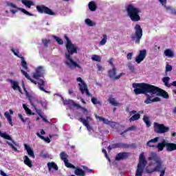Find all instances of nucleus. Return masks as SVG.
I'll return each instance as SVG.
<instances>
[{"label":"nucleus","mask_w":176,"mask_h":176,"mask_svg":"<svg viewBox=\"0 0 176 176\" xmlns=\"http://www.w3.org/2000/svg\"><path fill=\"white\" fill-rule=\"evenodd\" d=\"M132 87L134 89L133 93H135L136 96L140 94H146V93H149V94L151 96L156 94L157 96L162 97L163 98H166V100L170 98V96L167 91L151 84L144 82L133 83Z\"/></svg>","instance_id":"f257e3e1"},{"label":"nucleus","mask_w":176,"mask_h":176,"mask_svg":"<svg viewBox=\"0 0 176 176\" xmlns=\"http://www.w3.org/2000/svg\"><path fill=\"white\" fill-rule=\"evenodd\" d=\"M65 39L66 40V52L65 53V56L66 60L68 61L65 62L66 65H68L69 68H72V65L74 68H79L82 69V67L78 65L76 62L74 61V59L71 57V56H74V54H78V47L75 45V44L72 43L69 37L66 34L64 36Z\"/></svg>","instance_id":"f03ea898"},{"label":"nucleus","mask_w":176,"mask_h":176,"mask_svg":"<svg viewBox=\"0 0 176 176\" xmlns=\"http://www.w3.org/2000/svg\"><path fill=\"white\" fill-rule=\"evenodd\" d=\"M126 12L127 13V16H129L131 21L133 23H137L138 21H141V16H140V13H142L141 9L134 6L133 4H129L126 7Z\"/></svg>","instance_id":"7ed1b4c3"},{"label":"nucleus","mask_w":176,"mask_h":176,"mask_svg":"<svg viewBox=\"0 0 176 176\" xmlns=\"http://www.w3.org/2000/svg\"><path fill=\"white\" fill-rule=\"evenodd\" d=\"M21 72L22 74L24 75V76L28 78V80H30V82H32V83H34V85H38V89L41 91H44V93H48L50 94V91H47L46 89H45V88L43 87V86H45V85H46V81L43 80V79H40L39 82H36V80H34V79L31 78V77L30 76V75L28 74V73H27L25 71L21 69Z\"/></svg>","instance_id":"20e7f679"},{"label":"nucleus","mask_w":176,"mask_h":176,"mask_svg":"<svg viewBox=\"0 0 176 176\" xmlns=\"http://www.w3.org/2000/svg\"><path fill=\"white\" fill-rule=\"evenodd\" d=\"M148 162L145 160V155H144V153H142L139 157V163L138 164L135 176H142L144 168H145Z\"/></svg>","instance_id":"39448f33"},{"label":"nucleus","mask_w":176,"mask_h":176,"mask_svg":"<svg viewBox=\"0 0 176 176\" xmlns=\"http://www.w3.org/2000/svg\"><path fill=\"white\" fill-rule=\"evenodd\" d=\"M135 33L131 36V41L135 42L137 45H140L141 42V38H142V28L140 24H136L135 28Z\"/></svg>","instance_id":"423d86ee"},{"label":"nucleus","mask_w":176,"mask_h":176,"mask_svg":"<svg viewBox=\"0 0 176 176\" xmlns=\"http://www.w3.org/2000/svg\"><path fill=\"white\" fill-rule=\"evenodd\" d=\"M28 99L32 107L34 108L36 112H37V111H41V109H38V108H39V107H38V104H41V107L43 108H46V107H47V103H46V102L38 100V99L34 98L33 96H29Z\"/></svg>","instance_id":"0eeeda50"},{"label":"nucleus","mask_w":176,"mask_h":176,"mask_svg":"<svg viewBox=\"0 0 176 176\" xmlns=\"http://www.w3.org/2000/svg\"><path fill=\"white\" fill-rule=\"evenodd\" d=\"M77 82H80L78 84V86H79V90L81 92V94H85V93L87 97H91V94H90V92L89 91V89H87V85L86 84V82H85V81H83L82 78L78 77Z\"/></svg>","instance_id":"6e6552de"},{"label":"nucleus","mask_w":176,"mask_h":176,"mask_svg":"<svg viewBox=\"0 0 176 176\" xmlns=\"http://www.w3.org/2000/svg\"><path fill=\"white\" fill-rule=\"evenodd\" d=\"M0 127H1V124H0ZM0 137H2V138H4V140H8L9 141H12L13 144L9 142H7L8 145H9V146H10V148H12L13 151H14L15 152H19V150L16 148V146H17V143H16V142L13 140V139L12 138V137H10V135H9L6 133H2L0 131Z\"/></svg>","instance_id":"1a4fd4ad"},{"label":"nucleus","mask_w":176,"mask_h":176,"mask_svg":"<svg viewBox=\"0 0 176 176\" xmlns=\"http://www.w3.org/2000/svg\"><path fill=\"white\" fill-rule=\"evenodd\" d=\"M154 131L155 133H157V134H164V133H168V131H170V128L164 126L163 124L155 122L154 124Z\"/></svg>","instance_id":"9d476101"},{"label":"nucleus","mask_w":176,"mask_h":176,"mask_svg":"<svg viewBox=\"0 0 176 176\" xmlns=\"http://www.w3.org/2000/svg\"><path fill=\"white\" fill-rule=\"evenodd\" d=\"M164 147L166 148L168 152H173V143H168L167 141L164 140L162 142H160L156 146V148H158V151H162L164 149Z\"/></svg>","instance_id":"9b49d317"},{"label":"nucleus","mask_w":176,"mask_h":176,"mask_svg":"<svg viewBox=\"0 0 176 176\" xmlns=\"http://www.w3.org/2000/svg\"><path fill=\"white\" fill-rule=\"evenodd\" d=\"M36 10L38 13H45V14H49V16H54L56 13L52 10V9L45 6V5L36 6Z\"/></svg>","instance_id":"f8f14e48"},{"label":"nucleus","mask_w":176,"mask_h":176,"mask_svg":"<svg viewBox=\"0 0 176 176\" xmlns=\"http://www.w3.org/2000/svg\"><path fill=\"white\" fill-rule=\"evenodd\" d=\"M116 67H112V69L108 71V76L111 79H113L114 80H118L120 79L121 76L124 75V73H120L118 76H116Z\"/></svg>","instance_id":"ddd939ff"},{"label":"nucleus","mask_w":176,"mask_h":176,"mask_svg":"<svg viewBox=\"0 0 176 176\" xmlns=\"http://www.w3.org/2000/svg\"><path fill=\"white\" fill-rule=\"evenodd\" d=\"M148 93L146 94H143L146 96V99L144 100V104H152V102H158L162 101V99L159 97H155L153 98V95L151 96L148 94Z\"/></svg>","instance_id":"4468645a"},{"label":"nucleus","mask_w":176,"mask_h":176,"mask_svg":"<svg viewBox=\"0 0 176 176\" xmlns=\"http://www.w3.org/2000/svg\"><path fill=\"white\" fill-rule=\"evenodd\" d=\"M157 166L155 167V168L153 169H148V168H146V173H147V174H152V173H155V172H160L162 170V168H163V164L162 163V160H159L158 162H156Z\"/></svg>","instance_id":"2eb2a0df"},{"label":"nucleus","mask_w":176,"mask_h":176,"mask_svg":"<svg viewBox=\"0 0 176 176\" xmlns=\"http://www.w3.org/2000/svg\"><path fill=\"white\" fill-rule=\"evenodd\" d=\"M45 72V69L43 67L39 66L35 69V72L33 73L34 79H39V78H43V74Z\"/></svg>","instance_id":"dca6fc26"},{"label":"nucleus","mask_w":176,"mask_h":176,"mask_svg":"<svg viewBox=\"0 0 176 176\" xmlns=\"http://www.w3.org/2000/svg\"><path fill=\"white\" fill-rule=\"evenodd\" d=\"M146 57V50H142L139 52L138 56L135 58V63L140 64L142 61H144Z\"/></svg>","instance_id":"f3484780"},{"label":"nucleus","mask_w":176,"mask_h":176,"mask_svg":"<svg viewBox=\"0 0 176 176\" xmlns=\"http://www.w3.org/2000/svg\"><path fill=\"white\" fill-rule=\"evenodd\" d=\"M88 120H91V117L90 116H87L86 119L83 118H78V121L80 122L81 123H82V124L84 126H85V127H87V130H91V126H90V124H89V121Z\"/></svg>","instance_id":"a211bd4d"},{"label":"nucleus","mask_w":176,"mask_h":176,"mask_svg":"<svg viewBox=\"0 0 176 176\" xmlns=\"http://www.w3.org/2000/svg\"><path fill=\"white\" fill-rule=\"evenodd\" d=\"M129 156V153L126 152H122L120 153H118L115 157V160L117 162H119L120 160H124L126 159H128Z\"/></svg>","instance_id":"6ab92c4d"},{"label":"nucleus","mask_w":176,"mask_h":176,"mask_svg":"<svg viewBox=\"0 0 176 176\" xmlns=\"http://www.w3.org/2000/svg\"><path fill=\"white\" fill-rule=\"evenodd\" d=\"M12 53H14V56H16V57H20L21 59V67H23V69L27 71L28 69V65H27V61L24 59V56H20L19 54L14 51V50L12 49Z\"/></svg>","instance_id":"aec40b11"},{"label":"nucleus","mask_w":176,"mask_h":176,"mask_svg":"<svg viewBox=\"0 0 176 176\" xmlns=\"http://www.w3.org/2000/svg\"><path fill=\"white\" fill-rule=\"evenodd\" d=\"M162 82L164 83L166 87H170L171 86H174L175 87H176V81H173L170 84L168 83V82H170V77H164L162 78Z\"/></svg>","instance_id":"412c9836"},{"label":"nucleus","mask_w":176,"mask_h":176,"mask_svg":"<svg viewBox=\"0 0 176 176\" xmlns=\"http://www.w3.org/2000/svg\"><path fill=\"white\" fill-rule=\"evenodd\" d=\"M10 6H11V8H14V9H18V10H21V12H22V13H24L27 16H34V14H32L31 12H29L24 8H20L17 7V6H16L13 3H10Z\"/></svg>","instance_id":"4be33fe9"},{"label":"nucleus","mask_w":176,"mask_h":176,"mask_svg":"<svg viewBox=\"0 0 176 176\" xmlns=\"http://www.w3.org/2000/svg\"><path fill=\"white\" fill-rule=\"evenodd\" d=\"M24 148L27 151L28 155L30 156V157H32V159H35V153H34V150L30 147V146H28L27 144H24Z\"/></svg>","instance_id":"5701e85b"},{"label":"nucleus","mask_w":176,"mask_h":176,"mask_svg":"<svg viewBox=\"0 0 176 176\" xmlns=\"http://www.w3.org/2000/svg\"><path fill=\"white\" fill-rule=\"evenodd\" d=\"M148 160L149 162H155V163H159L160 158L157 156V154L153 153L151 156L148 157Z\"/></svg>","instance_id":"b1692460"},{"label":"nucleus","mask_w":176,"mask_h":176,"mask_svg":"<svg viewBox=\"0 0 176 176\" xmlns=\"http://www.w3.org/2000/svg\"><path fill=\"white\" fill-rule=\"evenodd\" d=\"M74 174L75 175L77 176H86V172L85 170H83V169L79 168V167H76V168H74Z\"/></svg>","instance_id":"393cba45"},{"label":"nucleus","mask_w":176,"mask_h":176,"mask_svg":"<svg viewBox=\"0 0 176 176\" xmlns=\"http://www.w3.org/2000/svg\"><path fill=\"white\" fill-rule=\"evenodd\" d=\"M65 105H72V107H76V108H80V104L76 103L72 100H67L63 102Z\"/></svg>","instance_id":"a878e982"},{"label":"nucleus","mask_w":176,"mask_h":176,"mask_svg":"<svg viewBox=\"0 0 176 176\" xmlns=\"http://www.w3.org/2000/svg\"><path fill=\"white\" fill-rule=\"evenodd\" d=\"M47 166L48 167V171H52V169L53 168L55 170V171H57L58 170V166L56 165L54 162H48L47 164Z\"/></svg>","instance_id":"bb28decb"},{"label":"nucleus","mask_w":176,"mask_h":176,"mask_svg":"<svg viewBox=\"0 0 176 176\" xmlns=\"http://www.w3.org/2000/svg\"><path fill=\"white\" fill-rule=\"evenodd\" d=\"M112 148H130V145L124 143H116L114 144H112Z\"/></svg>","instance_id":"cd10ccee"},{"label":"nucleus","mask_w":176,"mask_h":176,"mask_svg":"<svg viewBox=\"0 0 176 176\" xmlns=\"http://www.w3.org/2000/svg\"><path fill=\"white\" fill-rule=\"evenodd\" d=\"M158 141H159V137H156L154 139H151L148 142H147L146 145L150 148H155V145L152 144H156V142H157Z\"/></svg>","instance_id":"c85d7f7f"},{"label":"nucleus","mask_w":176,"mask_h":176,"mask_svg":"<svg viewBox=\"0 0 176 176\" xmlns=\"http://www.w3.org/2000/svg\"><path fill=\"white\" fill-rule=\"evenodd\" d=\"M23 163H24V164L28 166V167H32V166H33L32 161L31 160H30V158L27 155H25L23 157Z\"/></svg>","instance_id":"c756f323"},{"label":"nucleus","mask_w":176,"mask_h":176,"mask_svg":"<svg viewBox=\"0 0 176 176\" xmlns=\"http://www.w3.org/2000/svg\"><path fill=\"white\" fill-rule=\"evenodd\" d=\"M88 8L91 12H96L97 10V6L94 1H90L88 4Z\"/></svg>","instance_id":"7c9ffc66"},{"label":"nucleus","mask_w":176,"mask_h":176,"mask_svg":"<svg viewBox=\"0 0 176 176\" xmlns=\"http://www.w3.org/2000/svg\"><path fill=\"white\" fill-rule=\"evenodd\" d=\"M22 3L29 9L31 8V6H34V2H32L31 0H22Z\"/></svg>","instance_id":"2f4dec72"},{"label":"nucleus","mask_w":176,"mask_h":176,"mask_svg":"<svg viewBox=\"0 0 176 176\" xmlns=\"http://www.w3.org/2000/svg\"><path fill=\"white\" fill-rule=\"evenodd\" d=\"M4 116L6 118L9 124H10V126H13V122H12V116H10L9 112L6 111L4 113Z\"/></svg>","instance_id":"473e14b6"},{"label":"nucleus","mask_w":176,"mask_h":176,"mask_svg":"<svg viewBox=\"0 0 176 176\" xmlns=\"http://www.w3.org/2000/svg\"><path fill=\"white\" fill-rule=\"evenodd\" d=\"M9 81L12 84V87L13 90H16L17 89H19L20 87V86H19L18 82L14 81L13 80H9Z\"/></svg>","instance_id":"72a5a7b5"},{"label":"nucleus","mask_w":176,"mask_h":176,"mask_svg":"<svg viewBox=\"0 0 176 176\" xmlns=\"http://www.w3.org/2000/svg\"><path fill=\"white\" fill-rule=\"evenodd\" d=\"M60 157L61 160H63L64 162H67L68 160V155L67 153H65V151H62L60 154Z\"/></svg>","instance_id":"f704fd0d"},{"label":"nucleus","mask_w":176,"mask_h":176,"mask_svg":"<svg viewBox=\"0 0 176 176\" xmlns=\"http://www.w3.org/2000/svg\"><path fill=\"white\" fill-rule=\"evenodd\" d=\"M36 135H37V137H38V138H41V140H43L45 142H47V144H50V138H49V137L45 138V136H43L39 133H36Z\"/></svg>","instance_id":"c9c22d12"},{"label":"nucleus","mask_w":176,"mask_h":176,"mask_svg":"<svg viewBox=\"0 0 176 176\" xmlns=\"http://www.w3.org/2000/svg\"><path fill=\"white\" fill-rule=\"evenodd\" d=\"M141 118V114L137 113L131 117L129 119V122H135V120H138Z\"/></svg>","instance_id":"e433bc0d"},{"label":"nucleus","mask_w":176,"mask_h":176,"mask_svg":"<svg viewBox=\"0 0 176 176\" xmlns=\"http://www.w3.org/2000/svg\"><path fill=\"white\" fill-rule=\"evenodd\" d=\"M164 54L166 57H174V52L170 49H167L164 51Z\"/></svg>","instance_id":"4c0bfd02"},{"label":"nucleus","mask_w":176,"mask_h":176,"mask_svg":"<svg viewBox=\"0 0 176 176\" xmlns=\"http://www.w3.org/2000/svg\"><path fill=\"white\" fill-rule=\"evenodd\" d=\"M96 118L97 119H99V120H100V122H103V123H104V124H109V123H111V122H110L109 120L105 119V118H103V117H100V116L96 115Z\"/></svg>","instance_id":"58836bf2"},{"label":"nucleus","mask_w":176,"mask_h":176,"mask_svg":"<svg viewBox=\"0 0 176 176\" xmlns=\"http://www.w3.org/2000/svg\"><path fill=\"white\" fill-rule=\"evenodd\" d=\"M108 101L110 104H111V105H113V107H118V105H119V102H116V100H115L114 98H110L108 99Z\"/></svg>","instance_id":"ea45409f"},{"label":"nucleus","mask_w":176,"mask_h":176,"mask_svg":"<svg viewBox=\"0 0 176 176\" xmlns=\"http://www.w3.org/2000/svg\"><path fill=\"white\" fill-rule=\"evenodd\" d=\"M127 67L132 74H134L135 72V67H134V65H133V63H128Z\"/></svg>","instance_id":"a19ab883"},{"label":"nucleus","mask_w":176,"mask_h":176,"mask_svg":"<svg viewBox=\"0 0 176 176\" xmlns=\"http://www.w3.org/2000/svg\"><path fill=\"white\" fill-rule=\"evenodd\" d=\"M164 8L166 9V10L170 12V14H176V10L175 8L166 6H164Z\"/></svg>","instance_id":"79ce46f5"},{"label":"nucleus","mask_w":176,"mask_h":176,"mask_svg":"<svg viewBox=\"0 0 176 176\" xmlns=\"http://www.w3.org/2000/svg\"><path fill=\"white\" fill-rule=\"evenodd\" d=\"M53 38L58 45H64V41H63V39H61L60 37L57 36H53Z\"/></svg>","instance_id":"37998d69"},{"label":"nucleus","mask_w":176,"mask_h":176,"mask_svg":"<svg viewBox=\"0 0 176 176\" xmlns=\"http://www.w3.org/2000/svg\"><path fill=\"white\" fill-rule=\"evenodd\" d=\"M64 163H65V167H67V168H73V170H74V168H76V166H75L74 164L69 163V162L68 161V160H67V161H65Z\"/></svg>","instance_id":"c03bdc74"},{"label":"nucleus","mask_w":176,"mask_h":176,"mask_svg":"<svg viewBox=\"0 0 176 176\" xmlns=\"http://www.w3.org/2000/svg\"><path fill=\"white\" fill-rule=\"evenodd\" d=\"M143 120L146 124L147 127H151V121L149 120V117L144 116L143 117Z\"/></svg>","instance_id":"a18cd8bd"},{"label":"nucleus","mask_w":176,"mask_h":176,"mask_svg":"<svg viewBox=\"0 0 176 176\" xmlns=\"http://www.w3.org/2000/svg\"><path fill=\"white\" fill-rule=\"evenodd\" d=\"M107 39H108V38L107 36V34H103V38L99 43L100 46H104V45H105V43H107Z\"/></svg>","instance_id":"49530a36"},{"label":"nucleus","mask_w":176,"mask_h":176,"mask_svg":"<svg viewBox=\"0 0 176 176\" xmlns=\"http://www.w3.org/2000/svg\"><path fill=\"white\" fill-rule=\"evenodd\" d=\"M93 61H97L98 63H101V57L98 55L94 54L91 57Z\"/></svg>","instance_id":"de8ad7c7"},{"label":"nucleus","mask_w":176,"mask_h":176,"mask_svg":"<svg viewBox=\"0 0 176 176\" xmlns=\"http://www.w3.org/2000/svg\"><path fill=\"white\" fill-rule=\"evenodd\" d=\"M42 111L41 110H37L36 113L43 119V122H45V123H49V121H47V119L46 118L43 117V115L41 113Z\"/></svg>","instance_id":"09e8293b"},{"label":"nucleus","mask_w":176,"mask_h":176,"mask_svg":"<svg viewBox=\"0 0 176 176\" xmlns=\"http://www.w3.org/2000/svg\"><path fill=\"white\" fill-rule=\"evenodd\" d=\"M85 23L89 25V27H94L96 25V23L93 22V21H91L90 19H85Z\"/></svg>","instance_id":"8fccbe9b"},{"label":"nucleus","mask_w":176,"mask_h":176,"mask_svg":"<svg viewBox=\"0 0 176 176\" xmlns=\"http://www.w3.org/2000/svg\"><path fill=\"white\" fill-rule=\"evenodd\" d=\"M40 157H43V159H49V157H50V155H49V153H43V151H41Z\"/></svg>","instance_id":"3c124183"},{"label":"nucleus","mask_w":176,"mask_h":176,"mask_svg":"<svg viewBox=\"0 0 176 176\" xmlns=\"http://www.w3.org/2000/svg\"><path fill=\"white\" fill-rule=\"evenodd\" d=\"M91 101L94 105H101V102L98 101L96 98H92Z\"/></svg>","instance_id":"603ef678"},{"label":"nucleus","mask_w":176,"mask_h":176,"mask_svg":"<svg viewBox=\"0 0 176 176\" xmlns=\"http://www.w3.org/2000/svg\"><path fill=\"white\" fill-rule=\"evenodd\" d=\"M133 130H135V126H131V127H129L124 132L121 133V135H123V134H124V133H127V131H131Z\"/></svg>","instance_id":"864d4df0"},{"label":"nucleus","mask_w":176,"mask_h":176,"mask_svg":"<svg viewBox=\"0 0 176 176\" xmlns=\"http://www.w3.org/2000/svg\"><path fill=\"white\" fill-rule=\"evenodd\" d=\"M77 108L78 109H82V113H84V115H88L89 111L87 110V109L85 107H82V106H80V107H77Z\"/></svg>","instance_id":"5fc2aeb1"},{"label":"nucleus","mask_w":176,"mask_h":176,"mask_svg":"<svg viewBox=\"0 0 176 176\" xmlns=\"http://www.w3.org/2000/svg\"><path fill=\"white\" fill-rule=\"evenodd\" d=\"M42 42L45 47H47L49 46V43H50V40L47 39H43Z\"/></svg>","instance_id":"6e6d98bb"},{"label":"nucleus","mask_w":176,"mask_h":176,"mask_svg":"<svg viewBox=\"0 0 176 176\" xmlns=\"http://www.w3.org/2000/svg\"><path fill=\"white\" fill-rule=\"evenodd\" d=\"M82 167L85 173H93V170L89 169L87 166H82Z\"/></svg>","instance_id":"4d7b16f0"},{"label":"nucleus","mask_w":176,"mask_h":176,"mask_svg":"<svg viewBox=\"0 0 176 176\" xmlns=\"http://www.w3.org/2000/svg\"><path fill=\"white\" fill-rule=\"evenodd\" d=\"M170 71H173V66L168 64L166 66V72H170Z\"/></svg>","instance_id":"13d9d810"},{"label":"nucleus","mask_w":176,"mask_h":176,"mask_svg":"<svg viewBox=\"0 0 176 176\" xmlns=\"http://www.w3.org/2000/svg\"><path fill=\"white\" fill-rule=\"evenodd\" d=\"M25 112L28 115H35V113H33L31 109H30V108H28L26 110H25Z\"/></svg>","instance_id":"bf43d9fd"},{"label":"nucleus","mask_w":176,"mask_h":176,"mask_svg":"<svg viewBox=\"0 0 176 176\" xmlns=\"http://www.w3.org/2000/svg\"><path fill=\"white\" fill-rule=\"evenodd\" d=\"M25 112L28 115H35V113H33L31 109H30V108H28L26 110H25Z\"/></svg>","instance_id":"052dcab7"},{"label":"nucleus","mask_w":176,"mask_h":176,"mask_svg":"<svg viewBox=\"0 0 176 176\" xmlns=\"http://www.w3.org/2000/svg\"><path fill=\"white\" fill-rule=\"evenodd\" d=\"M126 58L127 60H131L133 58V53L131 52L128 53L126 56Z\"/></svg>","instance_id":"680f3d73"},{"label":"nucleus","mask_w":176,"mask_h":176,"mask_svg":"<svg viewBox=\"0 0 176 176\" xmlns=\"http://www.w3.org/2000/svg\"><path fill=\"white\" fill-rule=\"evenodd\" d=\"M164 174H166V168L161 170L160 176H164Z\"/></svg>","instance_id":"e2e57ef3"},{"label":"nucleus","mask_w":176,"mask_h":176,"mask_svg":"<svg viewBox=\"0 0 176 176\" xmlns=\"http://www.w3.org/2000/svg\"><path fill=\"white\" fill-rule=\"evenodd\" d=\"M102 153L104 154L105 157L109 160V156H108V153H107V150L102 149Z\"/></svg>","instance_id":"0e129e2a"},{"label":"nucleus","mask_w":176,"mask_h":176,"mask_svg":"<svg viewBox=\"0 0 176 176\" xmlns=\"http://www.w3.org/2000/svg\"><path fill=\"white\" fill-rule=\"evenodd\" d=\"M18 116H19V119H21V122H23V123H25V120H24V118H23V115L19 114Z\"/></svg>","instance_id":"69168bd1"},{"label":"nucleus","mask_w":176,"mask_h":176,"mask_svg":"<svg viewBox=\"0 0 176 176\" xmlns=\"http://www.w3.org/2000/svg\"><path fill=\"white\" fill-rule=\"evenodd\" d=\"M176 151V144L172 143V151Z\"/></svg>","instance_id":"338daca9"},{"label":"nucleus","mask_w":176,"mask_h":176,"mask_svg":"<svg viewBox=\"0 0 176 176\" xmlns=\"http://www.w3.org/2000/svg\"><path fill=\"white\" fill-rule=\"evenodd\" d=\"M160 3H162V5H165L166 3H167V0H159Z\"/></svg>","instance_id":"774afa93"}]
</instances>
